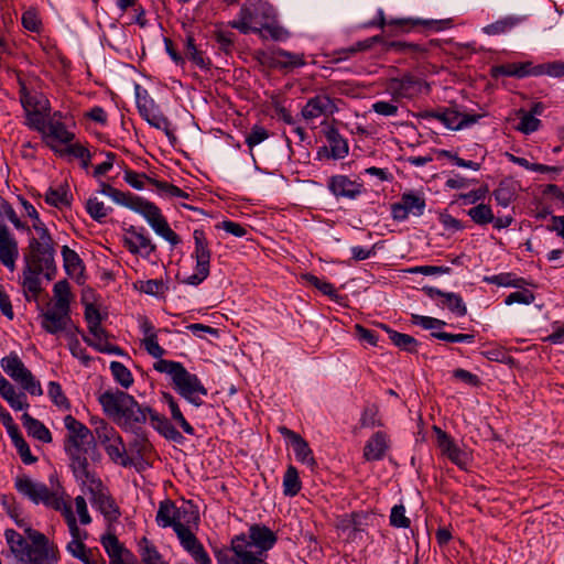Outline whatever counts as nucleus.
Returning a JSON list of instances; mask_svg holds the SVG:
<instances>
[{
    "instance_id": "6",
    "label": "nucleus",
    "mask_w": 564,
    "mask_h": 564,
    "mask_svg": "<svg viewBox=\"0 0 564 564\" xmlns=\"http://www.w3.org/2000/svg\"><path fill=\"white\" fill-rule=\"evenodd\" d=\"M109 197H111L115 203L126 206L142 215L152 229L172 246H176L181 242L178 235L170 228L166 219L161 214L160 208L153 203L131 193L121 192L117 188H113Z\"/></svg>"
},
{
    "instance_id": "48",
    "label": "nucleus",
    "mask_w": 564,
    "mask_h": 564,
    "mask_svg": "<svg viewBox=\"0 0 564 564\" xmlns=\"http://www.w3.org/2000/svg\"><path fill=\"white\" fill-rule=\"evenodd\" d=\"M284 495L294 497L301 490L299 473L294 466H289L283 477Z\"/></svg>"
},
{
    "instance_id": "17",
    "label": "nucleus",
    "mask_w": 564,
    "mask_h": 564,
    "mask_svg": "<svg viewBox=\"0 0 564 564\" xmlns=\"http://www.w3.org/2000/svg\"><path fill=\"white\" fill-rule=\"evenodd\" d=\"M422 80L411 74L393 77L388 80L387 89L393 98H412L421 91Z\"/></svg>"
},
{
    "instance_id": "42",
    "label": "nucleus",
    "mask_w": 564,
    "mask_h": 564,
    "mask_svg": "<svg viewBox=\"0 0 564 564\" xmlns=\"http://www.w3.org/2000/svg\"><path fill=\"white\" fill-rule=\"evenodd\" d=\"M522 21L521 18L518 17H506L503 19H500L491 24L486 25L482 31L488 35H498L501 33H506L513 29L516 25H518Z\"/></svg>"
},
{
    "instance_id": "16",
    "label": "nucleus",
    "mask_w": 564,
    "mask_h": 564,
    "mask_svg": "<svg viewBox=\"0 0 564 564\" xmlns=\"http://www.w3.org/2000/svg\"><path fill=\"white\" fill-rule=\"evenodd\" d=\"M41 326L48 334H58L67 329L72 323L70 308L48 307L40 314Z\"/></svg>"
},
{
    "instance_id": "61",
    "label": "nucleus",
    "mask_w": 564,
    "mask_h": 564,
    "mask_svg": "<svg viewBox=\"0 0 564 564\" xmlns=\"http://www.w3.org/2000/svg\"><path fill=\"white\" fill-rule=\"evenodd\" d=\"M139 290L145 294L149 295H162L167 290V285L164 283L163 280H147V281H140Z\"/></svg>"
},
{
    "instance_id": "9",
    "label": "nucleus",
    "mask_w": 564,
    "mask_h": 564,
    "mask_svg": "<svg viewBox=\"0 0 564 564\" xmlns=\"http://www.w3.org/2000/svg\"><path fill=\"white\" fill-rule=\"evenodd\" d=\"M3 371L26 392L32 395H42L43 390L40 382L32 372L24 366L19 356L14 352L6 356L0 361Z\"/></svg>"
},
{
    "instance_id": "3",
    "label": "nucleus",
    "mask_w": 564,
    "mask_h": 564,
    "mask_svg": "<svg viewBox=\"0 0 564 564\" xmlns=\"http://www.w3.org/2000/svg\"><path fill=\"white\" fill-rule=\"evenodd\" d=\"M15 489L36 505L43 503L48 508L61 511L68 525L72 540H85L87 538V532L78 528L72 506L64 500L62 489L50 490L45 484L34 481L28 476L17 477Z\"/></svg>"
},
{
    "instance_id": "2",
    "label": "nucleus",
    "mask_w": 564,
    "mask_h": 564,
    "mask_svg": "<svg viewBox=\"0 0 564 564\" xmlns=\"http://www.w3.org/2000/svg\"><path fill=\"white\" fill-rule=\"evenodd\" d=\"M98 401L118 426L134 434L141 431L151 411V408L140 405L132 395L121 390L105 391Z\"/></svg>"
},
{
    "instance_id": "41",
    "label": "nucleus",
    "mask_w": 564,
    "mask_h": 564,
    "mask_svg": "<svg viewBox=\"0 0 564 564\" xmlns=\"http://www.w3.org/2000/svg\"><path fill=\"white\" fill-rule=\"evenodd\" d=\"M104 448L111 460L122 466L127 465V451L120 435L115 437L111 443L106 444Z\"/></svg>"
},
{
    "instance_id": "62",
    "label": "nucleus",
    "mask_w": 564,
    "mask_h": 564,
    "mask_svg": "<svg viewBox=\"0 0 564 564\" xmlns=\"http://www.w3.org/2000/svg\"><path fill=\"white\" fill-rule=\"evenodd\" d=\"M65 153L74 155L75 158H78V160L82 161V166L84 169H87L90 163V152L87 148L79 143L69 144L65 150Z\"/></svg>"
},
{
    "instance_id": "27",
    "label": "nucleus",
    "mask_w": 564,
    "mask_h": 564,
    "mask_svg": "<svg viewBox=\"0 0 564 564\" xmlns=\"http://www.w3.org/2000/svg\"><path fill=\"white\" fill-rule=\"evenodd\" d=\"M149 417L153 429L156 430L166 440L173 441L177 444L183 442L184 437L182 433L178 432L164 415L159 414L151 409Z\"/></svg>"
},
{
    "instance_id": "5",
    "label": "nucleus",
    "mask_w": 564,
    "mask_h": 564,
    "mask_svg": "<svg viewBox=\"0 0 564 564\" xmlns=\"http://www.w3.org/2000/svg\"><path fill=\"white\" fill-rule=\"evenodd\" d=\"M64 424L67 430L64 447L70 458L72 470L76 479L88 480L90 471L88 470L86 445H89L93 440L91 432L73 415H66Z\"/></svg>"
},
{
    "instance_id": "29",
    "label": "nucleus",
    "mask_w": 564,
    "mask_h": 564,
    "mask_svg": "<svg viewBox=\"0 0 564 564\" xmlns=\"http://www.w3.org/2000/svg\"><path fill=\"white\" fill-rule=\"evenodd\" d=\"M325 137L330 148L329 154L332 156V160L344 159L348 155L349 147L347 140L340 135L339 131L336 128H328L325 131Z\"/></svg>"
},
{
    "instance_id": "55",
    "label": "nucleus",
    "mask_w": 564,
    "mask_h": 564,
    "mask_svg": "<svg viewBox=\"0 0 564 564\" xmlns=\"http://www.w3.org/2000/svg\"><path fill=\"white\" fill-rule=\"evenodd\" d=\"M518 113L520 116V122L517 129L522 133L530 134L540 128L541 121L536 117H533L532 113L522 109H520Z\"/></svg>"
},
{
    "instance_id": "31",
    "label": "nucleus",
    "mask_w": 564,
    "mask_h": 564,
    "mask_svg": "<svg viewBox=\"0 0 564 564\" xmlns=\"http://www.w3.org/2000/svg\"><path fill=\"white\" fill-rule=\"evenodd\" d=\"M43 138L45 140L54 139L66 144L74 139V133L69 132L63 122L50 120L47 121L46 135H43ZM46 143L53 151L58 152L50 141H46Z\"/></svg>"
},
{
    "instance_id": "50",
    "label": "nucleus",
    "mask_w": 564,
    "mask_h": 564,
    "mask_svg": "<svg viewBox=\"0 0 564 564\" xmlns=\"http://www.w3.org/2000/svg\"><path fill=\"white\" fill-rule=\"evenodd\" d=\"M110 370L115 380L123 388L128 389L133 383L131 371L119 361L110 362Z\"/></svg>"
},
{
    "instance_id": "7",
    "label": "nucleus",
    "mask_w": 564,
    "mask_h": 564,
    "mask_svg": "<svg viewBox=\"0 0 564 564\" xmlns=\"http://www.w3.org/2000/svg\"><path fill=\"white\" fill-rule=\"evenodd\" d=\"M55 246L53 238L30 239L28 252L24 256L25 263L35 265L39 270H47V280H52L56 273Z\"/></svg>"
},
{
    "instance_id": "53",
    "label": "nucleus",
    "mask_w": 564,
    "mask_h": 564,
    "mask_svg": "<svg viewBox=\"0 0 564 564\" xmlns=\"http://www.w3.org/2000/svg\"><path fill=\"white\" fill-rule=\"evenodd\" d=\"M26 113V124L31 128L36 130L37 132L42 133L43 135H46V127L47 122L45 118L48 116L50 111H30Z\"/></svg>"
},
{
    "instance_id": "47",
    "label": "nucleus",
    "mask_w": 564,
    "mask_h": 564,
    "mask_svg": "<svg viewBox=\"0 0 564 564\" xmlns=\"http://www.w3.org/2000/svg\"><path fill=\"white\" fill-rule=\"evenodd\" d=\"M467 215L471 218V220L480 226L490 224L494 221V213L489 205L480 203L475 207H471Z\"/></svg>"
},
{
    "instance_id": "12",
    "label": "nucleus",
    "mask_w": 564,
    "mask_h": 564,
    "mask_svg": "<svg viewBox=\"0 0 564 564\" xmlns=\"http://www.w3.org/2000/svg\"><path fill=\"white\" fill-rule=\"evenodd\" d=\"M137 106L141 117L150 126L154 127L155 129L163 130L170 140L176 141L175 134L170 129L171 123L169 119L156 109L154 101L148 97L147 90H144L143 95H141L139 91V86H137Z\"/></svg>"
},
{
    "instance_id": "51",
    "label": "nucleus",
    "mask_w": 564,
    "mask_h": 564,
    "mask_svg": "<svg viewBox=\"0 0 564 564\" xmlns=\"http://www.w3.org/2000/svg\"><path fill=\"white\" fill-rule=\"evenodd\" d=\"M86 210L94 220L102 223L112 209L96 197H91L86 203Z\"/></svg>"
},
{
    "instance_id": "60",
    "label": "nucleus",
    "mask_w": 564,
    "mask_h": 564,
    "mask_svg": "<svg viewBox=\"0 0 564 564\" xmlns=\"http://www.w3.org/2000/svg\"><path fill=\"white\" fill-rule=\"evenodd\" d=\"M47 393L52 401L54 402V404L57 405L58 408H63L65 410H68L70 408L69 401L64 394L59 383L51 381L48 383Z\"/></svg>"
},
{
    "instance_id": "26",
    "label": "nucleus",
    "mask_w": 564,
    "mask_h": 564,
    "mask_svg": "<svg viewBox=\"0 0 564 564\" xmlns=\"http://www.w3.org/2000/svg\"><path fill=\"white\" fill-rule=\"evenodd\" d=\"M155 521L161 528H176L177 524H181V511L175 506V503L165 499L160 502L159 510L155 517Z\"/></svg>"
},
{
    "instance_id": "19",
    "label": "nucleus",
    "mask_w": 564,
    "mask_h": 564,
    "mask_svg": "<svg viewBox=\"0 0 564 564\" xmlns=\"http://www.w3.org/2000/svg\"><path fill=\"white\" fill-rule=\"evenodd\" d=\"M434 431L437 434V443L442 453L451 459L452 463L457 465L459 468L466 469L469 463L468 454L462 451L453 441V438L442 431L440 427L434 426Z\"/></svg>"
},
{
    "instance_id": "18",
    "label": "nucleus",
    "mask_w": 564,
    "mask_h": 564,
    "mask_svg": "<svg viewBox=\"0 0 564 564\" xmlns=\"http://www.w3.org/2000/svg\"><path fill=\"white\" fill-rule=\"evenodd\" d=\"M338 110L335 100L326 94H319L310 98L302 108V116L306 120H313L318 117H329Z\"/></svg>"
},
{
    "instance_id": "63",
    "label": "nucleus",
    "mask_w": 564,
    "mask_h": 564,
    "mask_svg": "<svg viewBox=\"0 0 564 564\" xmlns=\"http://www.w3.org/2000/svg\"><path fill=\"white\" fill-rule=\"evenodd\" d=\"M390 523L395 528H409L410 519L405 517V509L402 505L394 506L390 514Z\"/></svg>"
},
{
    "instance_id": "34",
    "label": "nucleus",
    "mask_w": 564,
    "mask_h": 564,
    "mask_svg": "<svg viewBox=\"0 0 564 564\" xmlns=\"http://www.w3.org/2000/svg\"><path fill=\"white\" fill-rule=\"evenodd\" d=\"M388 338L400 349L405 350L408 352H416L419 343L417 340L408 334H402L397 330L390 329L387 326H383Z\"/></svg>"
},
{
    "instance_id": "13",
    "label": "nucleus",
    "mask_w": 564,
    "mask_h": 564,
    "mask_svg": "<svg viewBox=\"0 0 564 564\" xmlns=\"http://www.w3.org/2000/svg\"><path fill=\"white\" fill-rule=\"evenodd\" d=\"M175 390L188 402L199 406L203 403L202 397L207 395V389L202 384L196 375L188 372L186 369L173 383Z\"/></svg>"
},
{
    "instance_id": "10",
    "label": "nucleus",
    "mask_w": 564,
    "mask_h": 564,
    "mask_svg": "<svg viewBox=\"0 0 564 564\" xmlns=\"http://www.w3.org/2000/svg\"><path fill=\"white\" fill-rule=\"evenodd\" d=\"M193 238L195 241L193 257L196 260V272L184 279L183 283L188 285H199L209 275L212 253L203 230H194Z\"/></svg>"
},
{
    "instance_id": "11",
    "label": "nucleus",
    "mask_w": 564,
    "mask_h": 564,
    "mask_svg": "<svg viewBox=\"0 0 564 564\" xmlns=\"http://www.w3.org/2000/svg\"><path fill=\"white\" fill-rule=\"evenodd\" d=\"M82 481L90 484L89 492L91 495L90 502L93 507L97 508L108 521H117L120 517L119 507L109 495L108 490L102 486V482L91 473L88 480Z\"/></svg>"
},
{
    "instance_id": "14",
    "label": "nucleus",
    "mask_w": 564,
    "mask_h": 564,
    "mask_svg": "<svg viewBox=\"0 0 564 564\" xmlns=\"http://www.w3.org/2000/svg\"><path fill=\"white\" fill-rule=\"evenodd\" d=\"M378 23L376 25L380 28H384L386 25L390 28H399L403 32H408L410 29L416 25H423L425 28L432 29L434 31H442L452 25L451 19L445 20H423V19H391L387 21L384 13L382 10L378 12ZM375 25V23H372Z\"/></svg>"
},
{
    "instance_id": "40",
    "label": "nucleus",
    "mask_w": 564,
    "mask_h": 564,
    "mask_svg": "<svg viewBox=\"0 0 564 564\" xmlns=\"http://www.w3.org/2000/svg\"><path fill=\"white\" fill-rule=\"evenodd\" d=\"M295 457L299 462L306 464L311 468H314L316 460L313 456V452L310 448L308 443L300 436L295 442L292 443Z\"/></svg>"
},
{
    "instance_id": "57",
    "label": "nucleus",
    "mask_w": 564,
    "mask_h": 564,
    "mask_svg": "<svg viewBox=\"0 0 564 564\" xmlns=\"http://www.w3.org/2000/svg\"><path fill=\"white\" fill-rule=\"evenodd\" d=\"M185 55L188 59H191L195 65H197L200 68H205L209 64L205 61L203 53L196 47L194 39L192 36H187L186 39Z\"/></svg>"
},
{
    "instance_id": "49",
    "label": "nucleus",
    "mask_w": 564,
    "mask_h": 564,
    "mask_svg": "<svg viewBox=\"0 0 564 564\" xmlns=\"http://www.w3.org/2000/svg\"><path fill=\"white\" fill-rule=\"evenodd\" d=\"M45 202L57 208L70 205L67 189L64 186H59L58 188L50 187L45 194Z\"/></svg>"
},
{
    "instance_id": "54",
    "label": "nucleus",
    "mask_w": 564,
    "mask_h": 564,
    "mask_svg": "<svg viewBox=\"0 0 564 564\" xmlns=\"http://www.w3.org/2000/svg\"><path fill=\"white\" fill-rule=\"evenodd\" d=\"M361 427H376L382 426V422L379 417V408L376 404H368L365 406L361 417H360Z\"/></svg>"
},
{
    "instance_id": "4",
    "label": "nucleus",
    "mask_w": 564,
    "mask_h": 564,
    "mask_svg": "<svg viewBox=\"0 0 564 564\" xmlns=\"http://www.w3.org/2000/svg\"><path fill=\"white\" fill-rule=\"evenodd\" d=\"M278 538L265 525L252 524L249 534L236 535L231 540V551L237 556L236 564H268L267 552L273 547Z\"/></svg>"
},
{
    "instance_id": "38",
    "label": "nucleus",
    "mask_w": 564,
    "mask_h": 564,
    "mask_svg": "<svg viewBox=\"0 0 564 564\" xmlns=\"http://www.w3.org/2000/svg\"><path fill=\"white\" fill-rule=\"evenodd\" d=\"M127 234L134 237L137 241L138 253H140L142 257L148 258L156 250V246L148 236L143 234V229L139 230L134 226H130L127 229Z\"/></svg>"
},
{
    "instance_id": "20",
    "label": "nucleus",
    "mask_w": 564,
    "mask_h": 564,
    "mask_svg": "<svg viewBox=\"0 0 564 564\" xmlns=\"http://www.w3.org/2000/svg\"><path fill=\"white\" fill-rule=\"evenodd\" d=\"M46 278L47 270H39L37 267L25 263L23 269V292L26 301H36L42 292V281L40 275Z\"/></svg>"
},
{
    "instance_id": "28",
    "label": "nucleus",
    "mask_w": 564,
    "mask_h": 564,
    "mask_svg": "<svg viewBox=\"0 0 564 564\" xmlns=\"http://www.w3.org/2000/svg\"><path fill=\"white\" fill-rule=\"evenodd\" d=\"M20 83V101L25 112L50 111V101L43 95L28 91L23 82Z\"/></svg>"
},
{
    "instance_id": "30",
    "label": "nucleus",
    "mask_w": 564,
    "mask_h": 564,
    "mask_svg": "<svg viewBox=\"0 0 564 564\" xmlns=\"http://www.w3.org/2000/svg\"><path fill=\"white\" fill-rule=\"evenodd\" d=\"M533 70H534V66H531V63H523V64L512 63V64L494 66L490 70V73L494 78H498L500 76H512V77L522 78L528 75H534Z\"/></svg>"
},
{
    "instance_id": "1",
    "label": "nucleus",
    "mask_w": 564,
    "mask_h": 564,
    "mask_svg": "<svg viewBox=\"0 0 564 564\" xmlns=\"http://www.w3.org/2000/svg\"><path fill=\"white\" fill-rule=\"evenodd\" d=\"M230 26L242 34L257 33L264 40L282 41L289 35L278 23L275 9L264 0H246L238 19L230 22Z\"/></svg>"
},
{
    "instance_id": "59",
    "label": "nucleus",
    "mask_w": 564,
    "mask_h": 564,
    "mask_svg": "<svg viewBox=\"0 0 564 564\" xmlns=\"http://www.w3.org/2000/svg\"><path fill=\"white\" fill-rule=\"evenodd\" d=\"M384 50L387 52L389 51H395L399 53H409V54H419L423 53L424 48L415 43H408V42H400V41H392L384 43Z\"/></svg>"
},
{
    "instance_id": "52",
    "label": "nucleus",
    "mask_w": 564,
    "mask_h": 564,
    "mask_svg": "<svg viewBox=\"0 0 564 564\" xmlns=\"http://www.w3.org/2000/svg\"><path fill=\"white\" fill-rule=\"evenodd\" d=\"M534 76L564 77V61H553L534 66Z\"/></svg>"
},
{
    "instance_id": "22",
    "label": "nucleus",
    "mask_w": 564,
    "mask_h": 564,
    "mask_svg": "<svg viewBox=\"0 0 564 564\" xmlns=\"http://www.w3.org/2000/svg\"><path fill=\"white\" fill-rule=\"evenodd\" d=\"M173 530L175 531L183 547L192 554L197 564L209 557L202 543L197 540L188 527L181 523L177 524Z\"/></svg>"
},
{
    "instance_id": "35",
    "label": "nucleus",
    "mask_w": 564,
    "mask_h": 564,
    "mask_svg": "<svg viewBox=\"0 0 564 564\" xmlns=\"http://www.w3.org/2000/svg\"><path fill=\"white\" fill-rule=\"evenodd\" d=\"M421 118L427 119V118H434L440 120L445 127L452 130H459L458 119H459V111L454 109H446L442 112L440 111H424L420 113Z\"/></svg>"
},
{
    "instance_id": "8",
    "label": "nucleus",
    "mask_w": 564,
    "mask_h": 564,
    "mask_svg": "<svg viewBox=\"0 0 564 564\" xmlns=\"http://www.w3.org/2000/svg\"><path fill=\"white\" fill-rule=\"evenodd\" d=\"M25 534L30 544L23 562L26 564H57V547L43 533L28 528Z\"/></svg>"
},
{
    "instance_id": "37",
    "label": "nucleus",
    "mask_w": 564,
    "mask_h": 564,
    "mask_svg": "<svg viewBox=\"0 0 564 564\" xmlns=\"http://www.w3.org/2000/svg\"><path fill=\"white\" fill-rule=\"evenodd\" d=\"M4 535L12 553L22 561L28 551L30 541L12 529L6 530Z\"/></svg>"
},
{
    "instance_id": "32",
    "label": "nucleus",
    "mask_w": 564,
    "mask_h": 564,
    "mask_svg": "<svg viewBox=\"0 0 564 564\" xmlns=\"http://www.w3.org/2000/svg\"><path fill=\"white\" fill-rule=\"evenodd\" d=\"M22 423L29 435L43 443L52 442V434L48 429L42 422L32 417L29 413H24L22 415Z\"/></svg>"
},
{
    "instance_id": "25",
    "label": "nucleus",
    "mask_w": 564,
    "mask_h": 564,
    "mask_svg": "<svg viewBox=\"0 0 564 564\" xmlns=\"http://www.w3.org/2000/svg\"><path fill=\"white\" fill-rule=\"evenodd\" d=\"M101 544L110 558V564H128L129 560L133 558L132 553L119 542L115 534L102 536Z\"/></svg>"
},
{
    "instance_id": "39",
    "label": "nucleus",
    "mask_w": 564,
    "mask_h": 564,
    "mask_svg": "<svg viewBox=\"0 0 564 564\" xmlns=\"http://www.w3.org/2000/svg\"><path fill=\"white\" fill-rule=\"evenodd\" d=\"M139 552L144 564H167L150 540L143 536L139 542Z\"/></svg>"
},
{
    "instance_id": "21",
    "label": "nucleus",
    "mask_w": 564,
    "mask_h": 564,
    "mask_svg": "<svg viewBox=\"0 0 564 564\" xmlns=\"http://www.w3.org/2000/svg\"><path fill=\"white\" fill-rule=\"evenodd\" d=\"M19 257L18 241L10 234L7 226L0 227V262L9 270L15 269Z\"/></svg>"
},
{
    "instance_id": "45",
    "label": "nucleus",
    "mask_w": 564,
    "mask_h": 564,
    "mask_svg": "<svg viewBox=\"0 0 564 564\" xmlns=\"http://www.w3.org/2000/svg\"><path fill=\"white\" fill-rule=\"evenodd\" d=\"M492 194L500 206L507 207L516 197V188L512 182L502 181Z\"/></svg>"
},
{
    "instance_id": "15",
    "label": "nucleus",
    "mask_w": 564,
    "mask_h": 564,
    "mask_svg": "<svg viewBox=\"0 0 564 564\" xmlns=\"http://www.w3.org/2000/svg\"><path fill=\"white\" fill-rule=\"evenodd\" d=\"M261 55L262 57L260 62L271 68H279L289 72L305 65L303 54L291 53L282 48H278L271 54L262 53Z\"/></svg>"
},
{
    "instance_id": "36",
    "label": "nucleus",
    "mask_w": 564,
    "mask_h": 564,
    "mask_svg": "<svg viewBox=\"0 0 564 564\" xmlns=\"http://www.w3.org/2000/svg\"><path fill=\"white\" fill-rule=\"evenodd\" d=\"M162 399L167 403L170 411H171L172 419L182 427V430L186 434L194 435V433H195L194 427L186 421L183 413L181 412V409H180L177 402L174 400L172 394L164 392L162 394Z\"/></svg>"
},
{
    "instance_id": "64",
    "label": "nucleus",
    "mask_w": 564,
    "mask_h": 564,
    "mask_svg": "<svg viewBox=\"0 0 564 564\" xmlns=\"http://www.w3.org/2000/svg\"><path fill=\"white\" fill-rule=\"evenodd\" d=\"M215 39L219 50L229 54L234 48L235 34L232 32L217 31L215 32Z\"/></svg>"
},
{
    "instance_id": "23",
    "label": "nucleus",
    "mask_w": 564,
    "mask_h": 564,
    "mask_svg": "<svg viewBox=\"0 0 564 564\" xmlns=\"http://www.w3.org/2000/svg\"><path fill=\"white\" fill-rule=\"evenodd\" d=\"M328 188L336 197L355 199L358 195H360L362 191V184L356 181H351L346 175H335L329 178Z\"/></svg>"
},
{
    "instance_id": "24",
    "label": "nucleus",
    "mask_w": 564,
    "mask_h": 564,
    "mask_svg": "<svg viewBox=\"0 0 564 564\" xmlns=\"http://www.w3.org/2000/svg\"><path fill=\"white\" fill-rule=\"evenodd\" d=\"M390 447L389 437L384 432H376L365 444L362 456L367 462L381 460Z\"/></svg>"
},
{
    "instance_id": "58",
    "label": "nucleus",
    "mask_w": 564,
    "mask_h": 564,
    "mask_svg": "<svg viewBox=\"0 0 564 564\" xmlns=\"http://www.w3.org/2000/svg\"><path fill=\"white\" fill-rule=\"evenodd\" d=\"M95 433L102 446L111 443L115 437L119 436L118 432L104 420L98 422V425L95 427Z\"/></svg>"
},
{
    "instance_id": "56",
    "label": "nucleus",
    "mask_w": 564,
    "mask_h": 564,
    "mask_svg": "<svg viewBox=\"0 0 564 564\" xmlns=\"http://www.w3.org/2000/svg\"><path fill=\"white\" fill-rule=\"evenodd\" d=\"M402 204L405 206L409 213L421 216L425 208L424 198L414 194H403L401 197Z\"/></svg>"
},
{
    "instance_id": "43",
    "label": "nucleus",
    "mask_w": 564,
    "mask_h": 564,
    "mask_svg": "<svg viewBox=\"0 0 564 564\" xmlns=\"http://www.w3.org/2000/svg\"><path fill=\"white\" fill-rule=\"evenodd\" d=\"M54 306L57 308H70V286L66 280H61L54 284Z\"/></svg>"
},
{
    "instance_id": "33",
    "label": "nucleus",
    "mask_w": 564,
    "mask_h": 564,
    "mask_svg": "<svg viewBox=\"0 0 564 564\" xmlns=\"http://www.w3.org/2000/svg\"><path fill=\"white\" fill-rule=\"evenodd\" d=\"M64 268L68 275L78 276L84 272V263L78 253L68 246L62 247Z\"/></svg>"
},
{
    "instance_id": "44",
    "label": "nucleus",
    "mask_w": 564,
    "mask_h": 564,
    "mask_svg": "<svg viewBox=\"0 0 564 564\" xmlns=\"http://www.w3.org/2000/svg\"><path fill=\"white\" fill-rule=\"evenodd\" d=\"M153 369L160 373L169 375L174 383L186 368L178 361L159 359L153 364Z\"/></svg>"
},
{
    "instance_id": "46",
    "label": "nucleus",
    "mask_w": 564,
    "mask_h": 564,
    "mask_svg": "<svg viewBox=\"0 0 564 564\" xmlns=\"http://www.w3.org/2000/svg\"><path fill=\"white\" fill-rule=\"evenodd\" d=\"M440 305L442 307H447L456 316H465L467 313V307L462 296L457 293L447 292L444 295V299L441 300Z\"/></svg>"
}]
</instances>
